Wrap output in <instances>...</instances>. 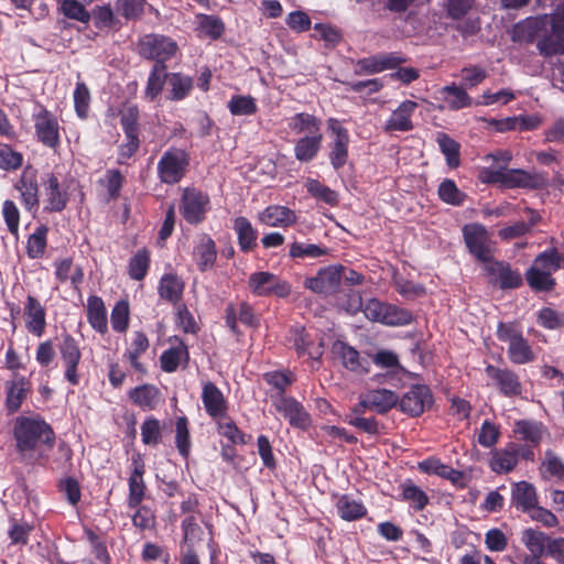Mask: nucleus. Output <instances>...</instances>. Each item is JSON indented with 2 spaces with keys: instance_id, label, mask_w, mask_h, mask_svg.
<instances>
[{
  "instance_id": "obj_1",
  "label": "nucleus",
  "mask_w": 564,
  "mask_h": 564,
  "mask_svg": "<svg viewBox=\"0 0 564 564\" xmlns=\"http://www.w3.org/2000/svg\"><path fill=\"white\" fill-rule=\"evenodd\" d=\"M339 362L357 375H366L373 364L380 371L376 372L373 380L377 383H388L393 387L403 386L412 373L405 370L397 355H338Z\"/></svg>"
},
{
  "instance_id": "obj_2",
  "label": "nucleus",
  "mask_w": 564,
  "mask_h": 564,
  "mask_svg": "<svg viewBox=\"0 0 564 564\" xmlns=\"http://www.w3.org/2000/svg\"><path fill=\"white\" fill-rule=\"evenodd\" d=\"M17 446L21 452L52 448L55 435L48 424L40 419L18 417L14 425Z\"/></svg>"
},
{
  "instance_id": "obj_3",
  "label": "nucleus",
  "mask_w": 564,
  "mask_h": 564,
  "mask_svg": "<svg viewBox=\"0 0 564 564\" xmlns=\"http://www.w3.org/2000/svg\"><path fill=\"white\" fill-rule=\"evenodd\" d=\"M191 156L186 150L172 147L162 154L158 162V178L163 184L175 185L185 177Z\"/></svg>"
},
{
  "instance_id": "obj_4",
  "label": "nucleus",
  "mask_w": 564,
  "mask_h": 564,
  "mask_svg": "<svg viewBox=\"0 0 564 564\" xmlns=\"http://www.w3.org/2000/svg\"><path fill=\"white\" fill-rule=\"evenodd\" d=\"M178 209L187 224L192 226L200 225L206 220L207 214L212 209L210 197L208 193L195 186L184 187Z\"/></svg>"
},
{
  "instance_id": "obj_5",
  "label": "nucleus",
  "mask_w": 564,
  "mask_h": 564,
  "mask_svg": "<svg viewBox=\"0 0 564 564\" xmlns=\"http://www.w3.org/2000/svg\"><path fill=\"white\" fill-rule=\"evenodd\" d=\"M177 51L176 41L160 33L144 34L137 43L138 54L144 59L153 61L154 64L166 65V62L174 57Z\"/></svg>"
},
{
  "instance_id": "obj_6",
  "label": "nucleus",
  "mask_w": 564,
  "mask_h": 564,
  "mask_svg": "<svg viewBox=\"0 0 564 564\" xmlns=\"http://www.w3.org/2000/svg\"><path fill=\"white\" fill-rule=\"evenodd\" d=\"M364 314L369 321L378 322L387 326H405L411 324L414 319L411 311L394 304L381 302L377 299L367 301Z\"/></svg>"
},
{
  "instance_id": "obj_7",
  "label": "nucleus",
  "mask_w": 564,
  "mask_h": 564,
  "mask_svg": "<svg viewBox=\"0 0 564 564\" xmlns=\"http://www.w3.org/2000/svg\"><path fill=\"white\" fill-rule=\"evenodd\" d=\"M34 135L45 148L56 150L61 147V126L57 117L43 105H37V111L32 113Z\"/></svg>"
},
{
  "instance_id": "obj_8",
  "label": "nucleus",
  "mask_w": 564,
  "mask_h": 564,
  "mask_svg": "<svg viewBox=\"0 0 564 564\" xmlns=\"http://www.w3.org/2000/svg\"><path fill=\"white\" fill-rule=\"evenodd\" d=\"M462 231L466 248L471 256L484 264L492 260L490 237L484 225L479 223L466 224Z\"/></svg>"
},
{
  "instance_id": "obj_9",
  "label": "nucleus",
  "mask_w": 564,
  "mask_h": 564,
  "mask_svg": "<svg viewBox=\"0 0 564 564\" xmlns=\"http://www.w3.org/2000/svg\"><path fill=\"white\" fill-rule=\"evenodd\" d=\"M327 128L333 137L328 144V160L333 169L338 171L347 163L349 156V132L336 118L327 120Z\"/></svg>"
},
{
  "instance_id": "obj_10",
  "label": "nucleus",
  "mask_w": 564,
  "mask_h": 564,
  "mask_svg": "<svg viewBox=\"0 0 564 564\" xmlns=\"http://www.w3.org/2000/svg\"><path fill=\"white\" fill-rule=\"evenodd\" d=\"M14 188L19 192V198L25 212L34 216L40 208L37 171L31 166L25 167L15 182Z\"/></svg>"
},
{
  "instance_id": "obj_11",
  "label": "nucleus",
  "mask_w": 564,
  "mask_h": 564,
  "mask_svg": "<svg viewBox=\"0 0 564 564\" xmlns=\"http://www.w3.org/2000/svg\"><path fill=\"white\" fill-rule=\"evenodd\" d=\"M340 276V268L327 265L321 268L316 275L306 278L304 288L318 295H333L339 291Z\"/></svg>"
},
{
  "instance_id": "obj_12",
  "label": "nucleus",
  "mask_w": 564,
  "mask_h": 564,
  "mask_svg": "<svg viewBox=\"0 0 564 564\" xmlns=\"http://www.w3.org/2000/svg\"><path fill=\"white\" fill-rule=\"evenodd\" d=\"M406 58L397 52L379 53L357 61L356 75H373L387 69H394L405 63Z\"/></svg>"
},
{
  "instance_id": "obj_13",
  "label": "nucleus",
  "mask_w": 564,
  "mask_h": 564,
  "mask_svg": "<svg viewBox=\"0 0 564 564\" xmlns=\"http://www.w3.org/2000/svg\"><path fill=\"white\" fill-rule=\"evenodd\" d=\"M549 22L546 15L529 17L519 21L510 31L512 42L532 44L539 41L542 33H545Z\"/></svg>"
},
{
  "instance_id": "obj_14",
  "label": "nucleus",
  "mask_w": 564,
  "mask_h": 564,
  "mask_svg": "<svg viewBox=\"0 0 564 564\" xmlns=\"http://www.w3.org/2000/svg\"><path fill=\"white\" fill-rule=\"evenodd\" d=\"M42 185L44 187V207L45 213H61L68 203V194L61 188V183L57 175L53 172L46 173L42 177Z\"/></svg>"
},
{
  "instance_id": "obj_15",
  "label": "nucleus",
  "mask_w": 564,
  "mask_h": 564,
  "mask_svg": "<svg viewBox=\"0 0 564 564\" xmlns=\"http://www.w3.org/2000/svg\"><path fill=\"white\" fill-rule=\"evenodd\" d=\"M547 186V178L543 173L528 172L522 169L505 167V188L543 189Z\"/></svg>"
},
{
  "instance_id": "obj_16",
  "label": "nucleus",
  "mask_w": 564,
  "mask_h": 564,
  "mask_svg": "<svg viewBox=\"0 0 564 564\" xmlns=\"http://www.w3.org/2000/svg\"><path fill=\"white\" fill-rule=\"evenodd\" d=\"M273 405L292 426L305 430L311 425L310 414L294 398L284 395L276 397L273 400Z\"/></svg>"
},
{
  "instance_id": "obj_17",
  "label": "nucleus",
  "mask_w": 564,
  "mask_h": 564,
  "mask_svg": "<svg viewBox=\"0 0 564 564\" xmlns=\"http://www.w3.org/2000/svg\"><path fill=\"white\" fill-rule=\"evenodd\" d=\"M23 319L25 329L41 337L46 328V310L39 299L29 294L23 306Z\"/></svg>"
},
{
  "instance_id": "obj_18",
  "label": "nucleus",
  "mask_w": 564,
  "mask_h": 564,
  "mask_svg": "<svg viewBox=\"0 0 564 564\" xmlns=\"http://www.w3.org/2000/svg\"><path fill=\"white\" fill-rule=\"evenodd\" d=\"M238 321L251 328H258L260 326V318L254 313L253 306L248 302H241L238 308L231 303L227 305L225 310V323L236 335L239 334Z\"/></svg>"
},
{
  "instance_id": "obj_19",
  "label": "nucleus",
  "mask_w": 564,
  "mask_h": 564,
  "mask_svg": "<svg viewBox=\"0 0 564 564\" xmlns=\"http://www.w3.org/2000/svg\"><path fill=\"white\" fill-rule=\"evenodd\" d=\"M402 412L417 416L432 404L430 389L423 384L413 386L398 402Z\"/></svg>"
},
{
  "instance_id": "obj_20",
  "label": "nucleus",
  "mask_w": 564,
  "mask_h": 564,
  "mask_svg": "<svg viewBox=\"0 0 564 564\" xmlns=\"http://www.w3.org/2000/svg\"><path fill=\"white\" fill-rule=\"evenodd\" d=\"M398 402L399 397L393 391L388 389H373L364 394L356 408V412H360V408H362L383 414L395 406Z\"/></svg>"
},
{
  "instance_id": "obj_21",
  "label": "nucleus",
  "mask_w": 564,
  "mask_h": 564,
  "mask_svg": "<svg viewBox=\"0 0 564 564\" xmlns=\"http://www.w3.org/2000/svg\"><path fill=\"white\" fill-rule=\"evenodd\" d=\"M485 271L489 276L498 278L497 282L501 290L518 289L523 283L522 275L518 270H513L508 262L495 258L485 264Z\"/></svg>"
},
{
  "instance_id": "obj_22",
  "label": "nucleus",
  "mask_w": 564,
  "mask_h": 564,
  "mask_svg": "<svg viewBox=\"0 0 564 564\" xmlns=\"http://www.w3.org/2000/svg\"><path fill=\"white\" fill-rule=\"evenodd\" d=\"M551 28L542 33L536 43L540 55L551 57L564 54V25L551 20Z\"/></svg>"
},
{
  "instance_id": "obj_23",
  "label": "nucleus",
  "mask_w": 564,
  "mask_h": 564,
  "mask_svg": "<svg viewBox=\"0 0 564 564\" xmlns=\"http://www.w3.org/2000/svg\"><path fill=\"white\" fill-rule=\"evenodd\" d=\"M417 108V102L413 100H404L399 107L392 111L389 119L386 121L384 131L393 132L401 131L408 132L414 128L412 122V115Z\"/></svg>"
},
{
  "instance_id": "obj_24",
  "label": "nucleus",
  "mask_w": 564,
  "mask_h": 564,
  "mask_svg": "<svg viewBox=\"0 0 564 564\" xmlns=\"http://www.w3.org/2000/svg\"><path fill=\"white\" fill-rule=\"evenodd\" d=\"M193 258L200 272L214 268L217 259V246L208 234H202L193 249Z\"/></svg>"
},
{
  "instance_id": "obj_25",
  "label": "nucleus",
  "mask_w": 564,
  "mask_h": 564,
  "mask_svg": "<svg viewBox=\"0 0 564 564\" xmlns=\"http://www.w3.org/2000/svg\"><path fill=\"white\" fill-rule=\"evenodd\" d=\"M184 290L185 282L175 273H165L159 281L158 294L160 299L174 307L183 303Z\"/></svg>"
},
{
  "instance_id": "obj_26",
  "label": "nucleus",
  "mask_w": 564,
  "mask_h": 564,
  "mask_svg": "<svg viewBox=\"0 0 564 564\" xmlns=\"http://www.w3.org/2000/svg\"><path fill=\"white\" fill-rule=\"evenodd\" d=\"M194 89L193 77L181 72L169 73L165 98L171 101L186 99Z\"/></svg>"
},
{
  "instance_id": "obj_27",
  "label": "nucleus",
  "mask_w": 564,
  "mask_h": 564,
  "mask_svg": "<svg viewBox=\"0 0 564 564\" xmlns=\"http://www.w3.org/2000/svg\"><path fill=\"white\" fill-rule=\"evenodd\" d=\"M519 455L520 445L510 443L505 448L491 453L489 466L495 473H509L517 466Z\"/></svg>"
},
{
  "instance_id": "obj_28",
  "label": "nucleus",
  "mask_w": 564,
  "mask_h": 564,
  "mask_svg": "<svg viewBox=\"0 0 564 564\" xmlns=\"http://www.w3.org/2000/svg\"><path fill=\"white\" fill-rule=\"evenodd\" d=\"M497 337L509 345L508 352H531L522 332L514 323L500 322L497 327Z\"/></svg>"
},
{
  "instance_id": "obj_29",
  "label": "nucleus",
  "mask_w": 564,
  "mask_h": 564,
  "mask_svg": "<svg viewBox=\"0 0 564 564\" xmlns=\"http://www.w3.org/2000/svg\"><path fill=\"white\" fill-rule=\"evenodd\" d=\"M486 373L495 381V384L505 395L513 397L521 393V384L518 377L511 371L487 366Z\"/></svg>"
},
{
  "instance_id": "obj_30",
  "label": "nucleus",
  "mask_w": 564,
  "mask_h": 564,
  "mask_svg": "<svg viewBox=\"0 0 564 564\" xmlns=\"http://www.w3.org/2000/svg\"><path fill=\"white\" fill-rule=\"evenodd\" d=\"M232 229L237 235L238 246L241 252L249 253L256 249L258 231L247 217H236L234 219Z\"/></svg>"
},
{
  "instance_id": "obj_31",
  "label": "nucleus",
  "mask_w": 564,
  "mask_h": 564,
  "mask_svg": "<svg viewBox=\"0 0 564 564\" xmlns=\"http://www.w3.org/2000/svg\"><path fill=\"white\" fill-rule=\"evenodd\" d=\"M511 505L522 512H529L538 505L535 488L528 481L513 484L511 490Z\"/></svg>"
},
{
  "instance_id": "obj_32",
  "label": "nucleus",
  "mask_w": 564,
  "mask_h": 564,
  "mask_svg": "<svg viewBox=\"0 0 564 564\" xmlns=\"http://www.w3.org/2000/svg\"><path fill=\"white\" fill-rule=\"evenodd\" d=\"M296 219L294 210L281 205H270L260 215V220L270 227H289Z\"/></svg>"
},
{
  "instance_id": "obj_33",
  "label": "nucleus",
  "mask_w": 564,
  "mask_h": 564,
  "mask_svg": "<svg viewBox=\"0 0 564 564\" xmlns=\"http://www.w3.org/2000/svg\"><path fill=\"white\" fill-rule=\"evenodd\" d=\"M202 400L206 412L217 419L226 414L227 404L223 392L212 382H206L202 391Z\"/></svg>"
},
{
  "instance_id": "obj_34",
  "label": "nucleus",
  "mask_w": 564,
  "mask_h": 564,
  "mask_svg": "<svg viewBox=\"0 0 564 564\" xmlns=\"http://www.w3.org/2000/svg\"><path fill=\"white\" fill-rule=\"evenodd\" d=\"M86 311L87 321L90 326L100 334L107 333V310L102 299L98 295L88 296Z\"/></svg>"
},
{
  "instance_id": "obj_35",
  "label": "nucleus",
  "mask_w": 564,
  "mask_h": 564,
  "mask_svg": "<svg viewBox=\"0 0 564 564\" xmlns=\"http://www.w3.org/2000/svg\"><path fill=\"white\" fill-rule=\"evenodd\" d=\"M323 142V133L303 135L300 138L294 145V156L300 162L313 161L321 148Z\"/></svg>"
},
{
  "instance_id": "obj_36",
  "label": "nucleus",
  "mask_w": 564,
  "mask_h": 564,
  "mask_svg": "<svg viewBox=\"0 0 564 564\" xmlns=\"http://www.w3.org/2000/svg\"><path fill=\"white\" fill-rule=\"evenodd\" d=\"M6 406L9 412H17L30 392V382L23 377L15 378L6 386Z\"/></svg>"
},
{
  "instance_id": "obj_37",
  "label": "nucleus",
  "mask_w": 564,
  "mask_h": 564,
  "mask_svg": "<svg viewBox=\"0 0 564 564\" xmlns=\"http://www.w3.org/2000/svg\"><path fill=\"white\" fill-rule=\"evenodd\" d=\"M529 288L535 292L549 293L556 286V280L550 271L540 270V268L531 265L524 273Z\"/></svg>"
},
{
  "instance_id": "obj_38",
  "label": "nucleus",
  "mask_w": 564,
  "mask_h": 564,
  "mask_svg": "<svg viewBox=\"0 0 564 564\" xmlns=\"http://www.w3.org/2000/svg\"><path fill=\"white\" fill-rule=\"evenodd\" d=\"M167 66L163 64H153L147 80L144 97L154 101L163 91L164 85L167 84L169 72Z\"/></svg>"
},
{
  "instance_id": "obj_39",
  "label": "nucleus",
  "mask_w": 564,
  "mask_h": 564,
  "mask_svg": "<svg viewBox=\"0 0 564 564\" xmlns=\"http://www.w3.org/2000/svg\"><path fill=\"white\" fill-rule=\"evenodd\" d=\"M288 126L295 134L311 135L322 132L321 119L307 112L295 113L290 118Z\"/></svg>"
},
{
  "instance_id": "obj_40",
  "label": "nucleus",
  "mask_w": 564,
  "mask_h": 564,
  "mask_svg": "<svg viewBox=\"0 0 564 564\" xmlns=\"http://www.w3.org/2000/svg\"><path fill=\"white\" fill-rule=\"evenodd\" d=\"M151 253L147 248L138 250L129 260L128 274L134 281H142L150 269Z\"/></svg>"
},
{
  "instance_id": "obj_41",
  "label": "nucleus",
  "mask_w": 564,
  "mask_h": 564,
  "mask_svg": "<svg viewBox=\"0 0 564 564\" xmlns=\"http://www.w3.org/2000/svg\"><path fill=\"white\" fill-rule=\"evenodd\" d=\"M305 188L307 193L315 199L321 200L332 207H335L339 203V195L336 191L329 186L321 183L315 178H307L305 182Z\"/></svg>"
},
{
  "instance_id": "obj_42",
  "label": "nucleus",
  "mask_w": 564,
  "mask_h": 564,
  "mask_svg": "<svg viewBox=\"0 0 564 564\" xmlns=\"http://www.w3.org/2000/svg\"><path fill=\"white\" fill-rule=\"evenodd\" d=\"M48 227L40 225L35 228L34 232L28 237L26 240V254L30 259L42 258L47 247Z\"/></svg>"
},
{
  "instance_id": "obj_43",
  "label": "nucleus",
  "mask_w": 564,
  "mask_h": 564,
  "mask_svg": "<svg viewBox=\"0 0 564 564\" xmlns=\"http://www.w3.org/2000/svg\"><path fill=\"white\" fill-rule=\"evenodd\" d=\"M437 144L446 159V164L451 169H456L460 164V144L444 132L437 133Z\"/></svg>"
},
{
  "instance_id": "obj_44",
  "label": "nucleus",
  "mask_w": 564,
  "mask_h": 564,
  "mask_svg": "<svg viewBox=\"0 0 564 564\" xmlns=\"http://www.w3.org/2000/svg\"><path fill=\"white\" fill-rule=\"evenodd\" d=\"M550 538L542 531L527 529L522 532L521 541L528 549V556H542L547 549Z\"/></svg>"
},
{
  "instance_id": "obj_45",
  "label": "nucleus",
  "mask_w": 564,
  "mask_h": 564,
  "mask_svg": "<svg viewBox=\"0 0 564 564\" xmlns=\"http://www.w3.org/2000/svg\"><path fill=\"white\" fill-rule=\"evenodd\" d=\"M197 30L210 40H218L225 32V23L223 20L213 14L199 13L196 15Z\"/></svg>"
},
{
  "instance_id": "obj_46",
  "label": "nucleus",
  "mask_w": 564,
  "mask_h": 564,
  "mask_svg": "<svg viewBox=\"0 0 564 564\" xmlns=\"http://www.w3.org/2000/svg\"><path fill=\"white\" fill-rule=\"evenodd\" d=\"M144 466L135 464L134 469L129 478V507L135 508L140 505L144 497L143 481Z\"/></svg>"
},
{
  "instance_id": "obj_47",
  "label": "nucleus",
  "mask_w": 564,
  "mask_h": 564,
  "mask_svg": "<svg viewBox=\"0 0 564 564\" xmlns=\"http://www.w3.org/2000/svg\"><path fill=\"white\" fill-rule=\"evenodd\" d=\"M129 395L133 403L145 410H153L159 402V390L149 384L132 389Z\"/></svg>"
},
{
  "instance_id": "obj_48",
  "label": "nucleus",
  "mask_w": 564,
  "mask_h": 564,
  "mask_svg": "<svg viewBox=\"0 0 564 564\" xmlns=\"http://www.w3.org/2000/svg\"><path fill=\"white\" fill-rule=\"evenodd\" d=\"M437 194L442 202L452 206H462L467 198V194L460 191L451 178H445L441 182Z\"/></svg>"
},
{
  "instance_id": "obj_49",
  "label": "nucleus",
  "mask_w": 564,
  "mask_h": 564,
  "mask_svg": "<svg viewBox=\"0 0 564 564\" xmlns=\"http://www.w3.org/2000/svg\"><path fill=\"white\" fill-rule=\"evenodd\" d=\"M274 276V273L268 271L253 272L248 279V286L256 296H269Z\"/></svg>"
},
{
  "instance_id": "obj_50",
  "label": "nucleus",
  "mask_w": 564,
  "mask_h": 564,
  "mask_svg": "<svg viewBox=\"0 0 564 564\" xmlns=\"http://www.w3.org/2000/svg\"><path fill=\"white\" fill-rule=\"evenodd\" d=\"M328 253V249L315 243L294 241L290 245L289 256L293 259H316Z\"/></svg>"
},
{
  "instance_id": "obj_51",
  "label": "nucleus",
  "mask_w": 564,
  "mask_h": 564,
  "mask_svg": "<svg viewBox=\"0 0 564 564\" xmlns=\"http://www.w3.org/2000/svg\"><path fill=\"white\" fill-rule=\"evenodd\" d=\"M514 434L518 438L538 445L543 435L542 425L530 421H518L514 426Z\"/></svg>"
},
{
  "instance_id": "obj_52",
  "label": "nucleus",
  "mask_w": 564,
  "mask_h": 564,
  "mask_svg": "<svg viewBox=\"0 0 564 564\" xmlns=\"http://www.w3.org/2000/svg\"><path fill=\"white\" fill-rule=\"evenodd\" d=\"M227 107L232 116H252L258 111L256 99L250 95H234Z\"/></svg>"
},
{
  "instance_id": "obj_53",
  "label": "nucleus",
  "mask_w": 564,
  "mask_h": 564,
  "mask_svg": "<svg viewBox=\"0 0 564 564\" xmlns=\"http://www.w3.org/2000/svg\"><path fill=\"white\" fill-rule=\"evenodd\" d=\"M139 118L140 111L137 105H127L120 111V124L124 135L140 134Z\"/></svg>"
},
{
  "instance_id": "obj_54",
  "label": "nucleus",
  "mask_w": 564,
  "mask_h": 564,
  "mask_svg": "<svg viewBox=\"0 0 564 564\" xmlns=\"http://www.w3.org/2000/svg\"><path fill=\"white\" fill-rule=\"evenodd\" d=\"M336 507L339 516L346 521H354L366 514V508L348 496L340 497Z\"/></svg>"
},
{
  "instance_id": "obj_55",
  "label": "nucleus",
  "mask_w": 564,
  "mask_h": 564,
  "mask_svg": "<svg viewBox=\"0 0 564 564\" xmlns=\"http://www.w3.org/2000/svg\"><path fill=\"white\" fill-rule=\"evenodd\" d=\"M288 347L296 352H306L311 349L313 340L304 327H292L286 336Z\"/></svg>"
},
{
  "instance_id": "obj_56",
  "label": "nucleus",
  "mask_w": 564,
  "mask_h": 564,
  "mask_svg": "<svg viewBox=\"0 0 564 564\" xmlns=\"http://www.w3.org/2000/svg\"><path fill=\"white\" fill-rule=\"evenodd\" d=\"M1 215L3 221L7 226L8 231L14 236H19V227H20V209L14 200L6 199L2 203Z\"/></svg>"
},
{
  "instance_id": "obj_57",
  "label": "nucleus",
  "mask_w": 564,
  "mask_h": 564,
  "mask_svg": "<svg viewBox=\"0 0 564 564\" xmlns=\"http://www.w3.org/2000/svg\"><path fill=\"white\" fill-rule=\"evenodd\" d=\"M532 265L540 268V270H547L551 274L562 269L557 248L551 247L540 252L534 258Z\"/></svg>"
},
{
  "instance_id": "obj_58",
  "label": "nucleus",
  "mask_w": 564,
  "mask_h": 564,
  "mask_svg": "<svg viewBox=\"0 0 564 564\" xmlns=\"http://www.w3.org/2000/svg\"><path fill=\"white\" fill-rule=\"evenodd\" d=\"M108 193V200H117L120 196L124 183V176L120 170L110 169L105 173V178L100 180Z\"/></svg>"
},
{
  "instance_id": "obj_59",
  "label": "nucleus",
  "mask_w": 564,
  "mask_h": 564,
  "mask_svg": "<svg viewBox=\"0 0 564 564\" xmlns=\"http://www.w3.org/2000/svg\"><path fill=\"white\" fill-rule=\"evenodd\" d=\"M141 437L143 444L156 446L162 440V425L155 417H148L141 425Z\"/></svg>"
},
{
  "instance_id": "obj_60",
  "label": "nucleus",
  "mask_w": 564,
  "mask_h": 564,
  "mask_svg": "<svg viewBox=\"0 0 564 564\" xmlns=\"http://www.w3.org/2000/svg\"><path fill=\"white\" fill-rule=\"evenodd\" d=\"M443 93L447 95L449 108L458 110L470 107L473 105L470 96L466 93L463 87H458L455 84L445 86Z\"/></svg>"
},
{
  "instance_id": "obj_61",
  "label": "nucleus",
  "mask_w": 564,
  "mask_h": 564,
  "mask_svg": "<svg viewBox=\"0 0 564 564\" xmlns=\"http://www.w3.org/2000/svg\"><path fill=\"white\" fill-rule=\"evenodd\" d=\"M90 91L84 82H77L74 90V108L80 119L88 117Z\"/></svg>"
},
{
  "instance_id": "obj_62",
  "label": "nucleus",
  "mask_w": 564,
  "mask_h": 564,
  "mask_svg": "<svg viewBox=\"0 0 564 564\" xmlns=\"http://www.w3.org/2000/svg\"><path fill=\"white\" fill-rule=\"evenodd\" d=\"M23 164V154L8 144L0 143V170L10 172L20 169Z\"/></svg>"
},
{
  "instance_id": "obj_63",
  "label": "nucleus",
  "mask_w": 564,
  "mask_h": 564,
  "mask_svg": "<svg viewBox=\"0 0 564 564\" xmlns=\"http://www.w3.org/2000/svg\"><path fill=\"white\" fill-rule=\"evenodd\" d=\"M86 1L83 0H67L61 3L62 13L72 20L87 23L90 20L89 12L85 9Z\"/></svg>"
},
{
  "instance_id": "obj_64",
  "label": "nucleus",
  "mask_w": 564,
  "mask_h": 564,
  "mask_svg": "<svg viewBox=\"0 0 564 564\" xmlns=\"http://www.w3.org/2000/svg\"><path fill=\"white\" fill-rule=\"evenodd\" d=\"M111 327L117 333H123L129 324V304L127 301H118L110 315Z\"/></svg>"
}]
</instances>
